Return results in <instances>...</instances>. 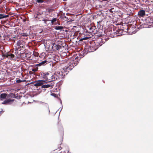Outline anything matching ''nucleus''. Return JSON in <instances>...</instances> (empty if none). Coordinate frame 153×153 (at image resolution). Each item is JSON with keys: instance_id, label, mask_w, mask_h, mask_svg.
<instances>
[{"instance_id": "nucleus-31", "label": "nucleus", "mask_w": 153, "mask_h": 153, "mask_svg": "<svg viewBox=\"0 0 153 153\" xmlns=\"http://www.w3.org/2000/svg\"><path fill=\"white\" fill-rule=\"evenodd\" d=\"M64 1H66L67 0H63Z\"/></svg>"}, {"instance_id": "nucleus-10", "label": "nucleus", "mask_w": 153, "mask_h": 153, "mask_svg": "<svg viewBox=\"0 0 153 153\" xmlns=\"http://www.w3.org/2000/svg\"><path fill=\"white\" fill-rule=\"evenodd\" d=\"M96 50L95 48L93 46H89L88 48V51L89 52H92Z\"/></svg>"}, {"instance_id": "nucleus-1", "label": "nucleus", "mask_w": 153, "mask_h": 153, "mask_svg": "<svg viewBox=\"0 0 153 153\" xmlns=\"http://www.w3.org/2000/svg\"><path fill=\"white\" fill-rule=\"evenodd\" d=\"M78 62L71 61L68 63L62 71H56L54 73L55 80L58 79H62L64 77L65 74H67L69 71L72 70L74 66L77 65Z\"/></svg>"}, {"instance_id": "nucleus-25", "label": "nucleus", "mask_w": 153, "mask_h": 153, "mask_svg": "<svg viewBox=\"0 0 153 153\" xmlns=\"http://www.w3.org/2000/svg\"><path fill=\"white\" fill-rule=\"evenodd\" d=\"M36 1L39 3H42L44 2L43 0H36Z\"/></svg>"}, {"instance_id": "nucleus-17", "label": "nucleus", "mask_w": 153, "mask_h": 153, "mask_svg": "<svg viewBox=\"0 0 153 153\" xmlns=\"http://www.w3.org/2000/svg\"><path fill=\"white\" fill-rule=\"evenodd\" d=\"M48 85V84H45V85H43L41 86V88H49L50 87L49 86L50 85Z\"/></svg>"}, {"instance_id": "nucleus-26", "label": "nucleus", "mask_w": 153, "mask_h": 153, "mask_svg": "<svg viewBox=\"0 0 153 153\" xmlns=\"http://www.w3.org/2000/svg\"><path fill=\"white\" fill-rule=\"evenodd\" d=\"M35 65V67H37V68H38V66H41L40 63H39L38 64H36L35 65Z\"/></svg>"}, {"instance_id": "nucleus-5", "label": "nucleus", "mask_w": 153, "mask_h": 153, "mask_svg": "<svg viewBox=\"0 0 153 153\" xmlns=\"http://www.w3.org/2000/svg\"><path fill=\"white\" fill-rule=\"evenodd\" d=\"M60 43H58L56 44V43H53L52 45V49L54 51H59L60 49L61 48V45H59Z\"/></svg>"}, {"instance_id": "nucleus-19", "label": "nucleus", "mask_w": 153, "mask_h": 153, "mask_svg": "<svg viewBox=\"0 0 153 153\" xmlns=\"http://www.w3.org/2000/svg\"><path fill=\"white\" fill-rule=\"evenodd\" d=\"M44 105L46 107L47 109L48 110L49 114L50 113V111L49 108V106L48 104L46 103H44Z\"/></svg>"}, {"instance_id": "nucleus-14", "label": "nucleus", "mask_w": 153, "mask_h": 153, "mask_svg": "<svg viewBox=\"0 0 153 153\" xmlns=\"http://www.w3.org/2000/svg\"><path fill=\"white\" fill-rule=\"evenodd\" d=\"M9 16V15H4L3 14H0V19H3L4 18H7Z\"/></svg>"}, {"instance_id": "nucleus-13", "label": "nucleus", "mask_w": 153, "mask_h": 153, "mask_svg": "<svg viewBox=\"0 0 153 153\" xmlns=\"http://www.w3.org/2000/svg\"><path fill=\"white\" fill-rule=\"evenodd\" d=\"M48 62V61H47L46 60H45L43 61H42V62H40V63L41 66H44L46 65V64H47Z\"/></svg>"}, {"instance_id": "nucleus-8", "label": "nucleus", "mask_w": 153, "mask_h": 153, "mask_svg": "<svg viewBox=\"0 0 153 153\" xmlns=\"http://www.w3.org/2000/svg\"><path fill=\"white\" fill-rule=\"evenodd\" d=\"M138 15L140 17H143L145 15V11L143 10H141L138 12Z\"/></svg>"}, {"instance_id": "nucleus-2", "label": "nucleus", "mask_w": 153, "mask_h": 153, "mask_svg": "<svg viewBox=\"0 0 153 153\" xmlns=\"http://www.w3.org/2000/svg\"><path fill=\"white\" fill-rule=\"evenodd\" d=\"M42 76L44 79L46 80L55 81V77L54 76V73L50 72L43 73Z\"/></svg>"}, {"instance_id": "nucleus-29", "label": "nucleus", "mask_w": 153, "mask_h": 153, "mask_svg": "<svg viewBox=\"0 0 153 153\" xmlns=\"http://www.w3.org/2000/svg\"><path fill=\"white\" fill-rule=\"evenodd\" d=\"M64 19H66V20L68 19V17L66 16H64Z\"/></svg>"}, {"instance_id": "nucleus-32", "label": "nucleus", "mask_w": 153, "mask_h": 153, "mask_svg": "<svg viewBox=\"0 0 153 153\" xmlns=\"http://www.w3.org/2000/svg\"><path fill=\"white\" fill-rule=\"evenodd\" d=\"M43 21H45V19H43Z\"/></svg>"}, {"instance_id": "nucleus-35", "label": "nucleus", "mask_w": 153, "mask_h": 153, "mask_svg": "<svg viewBox=\"0 0 153 153\" xmlns=\"http://www.w3.org/2000/svg\"><path fill=\"white\" fill-rule=\"evenodd\" d=\"M62 109V108H61V110H60V112L61 111V110Z\"/></svg>"}, {"instance_id": "nucleus-18", "label": "nucleus", "mask_w": 153, "mask_h": 153, "mask_svg": "<svg viewBox=\"0 0 153 153\" xmlns=\"http://www.w3.org/2000/svg\"><path fill=\"white\" fill-rule=\"evenodd\" d=\"M89 38V37H87V36H84L83 37H82V38L79 39L80 41H82V40H85L87 39H88Z\"/></svg>"}, {"instance_id": "nucleus-30", "label": "nucleus", "mask_w": 153, "mask_h": 153, "mask_svg": "<svg viewBox=\"0 0 153 153\" xmlns=\"http://www.w3.org/2000/svg\"><path fill=\"white\" fill-rule=\"evenodd\" d=\"M152 22H149V24H147L148 25H150L152 23Z\"/></svg>"}, {"instance_id": "nucleus-21", "label": "nucleus", "mask_w": 153, "mask_h": 153, "mask_svg": "<svg viewBox=\"0 0 153 153\" xmlns=\"http://www.w3.org/2000/svg\"><path fill=\"white\" fill-rule=\"evenodd\" d=\"M24 80H22L18 78L17 79V80H16V82L17 83H20L21 82H24Z\"/></svg>"}, {"instance_id": "nucleus-33", "label": "nucleus", "mask_w": 153, "mask_h": 153, "mask_svg": "<svg viewBox=\"0 0 153 153\" xmlns=\"http://www.w3.org/2000/svg\"><path fill=\"white\" fill-rule=\"evenodd\" d=\"M52 95H55V94H52Z\"/></svg>"}, {"instance_id": "nucleus-16", "label": "nucleus", "mask_w": 153, "mask_h": 153, "mask_svg": "<svg viewBox=\"0 0 153 153\" xmlns=\"http://www.w3.org/2000/svg\"><path fill=\"white\" fill-rule=\"evenodd\" d=\"M63 27L62 26H56L54 27V29L56 30H62L63 29Z\"/></svg>"}, {"instance_id": "nucleus-15", "label": "nucleus", "mask_w": 153, "mask_h": 153, "mask_svg": "<svg viewBox=\"0 0 153 153\" xmlns=\"http://www.w3.org/2000/svg\"><path fill=\"white\" fill-rule=\"evenodd\" d=\"M81 59V57H78V56H76L75 57V60H76V61H74V60H71V61H68V63H69V62H71V61H74V62H77V61L78 62V63H78V60H80V59Z\"/></svg>"}, {"instance_id": "nucleus-23", "label": "nucleus", "mask_w": 153, "mask_h": 153, "mask_svg": "<svg viewBox=\"0 0 153 153\" xmlns=\"http://www.w3.org/2000/svg\"><path fill=\"white\" fill-rule=\"evenodd\" d=\"M21 41L19 40V41H18L17 42V45L18 46L21 47L20 45H21Z\"/></svg>"}, {"instance_id": "nucleus-34", "label": "nucleus", "mask_w": 153, "mask_h": 153, "mask_svg": "<svg viewBox=\"0 0 153 153\" xmlns=\"http://www.w3.org/2000/svg\"><path fill=\"white\" fill-rule=\"evenodd\" d=\"M60 103H61L62 104V101H61H61H60Z\"/></svg>"}, {"instance_id": "nucleus-28", "label": "nucleus", "mask_w": 153, "mask_h": 153, "mask_svg": "<svg viewBox=\"0 0 153 153\" xmlns=\"http://www.w3.org/2000/svg\"><path fill=\"white\" fill-rule=\"evenodd\" d=\"M15 96V94L13 93H11L10 94V96L11 97H13Z\"/></svg>"}, {"instance_id": "nucleus-9", "label": "nucleus", "mask_w": 153, "mask_h": 153, "mask_svg": "<svg viewBox=\"0 0 153 153\" xmlns=\"http://www.w3.org/2000/svg\"><path fill=\"white\" fill-rule=\"evenodd\" d=\"M8 95L5 93H2L0 95V99L1 100H3L6 99V97H8L7 96Z\"/></svg>"}, {"instance_id": "nucleus-11", "label": "nucleus", "mask_w": 153, "mask_h": 153, "mask_svg": "<svg viewBox=\"0 0 153 153\" xmlns=\"http://www.w3.org/2000/svg\"><path fill=\"white\" fill-rule=\"evenodd\" d=\"M117 34H118L117 36L122 35L123 34V30L122 29H118L116 31Z\"/></svg>"}, {"instance_id": "nucleus-27", "label": "nucleus", "mask_w": 153, "mask_h": 153, "mask_svg": "<svg viewBox=\"0 0 153 153\" xmlns=\"http://www.w3.org/2000/svg\"><path fill=\"white\" fill-rule=\"evenodd\" d=\"M22 34V36H26L27 37V34L26 33H23Z\"/></svg>"}, {"instance_id": "nucleus-24", "label": "nucleus", "mask_w": 153, "mask_h": 153, "mask_svg": "<svg viewBox=\"0 0 153 153\" xmlns=\"http://www.w3.org/2000/svg\"><path fill=\"white\" fill-rule=\"evenodd\" d=\"M56 18H53V19L51 20V22L52 24L53 23L55 22L56 21Z\"/></svg>"}, {"instance_id": "nucleus-6", "label": "nucleus", "mask_w": 153, "mask_h": 153, "mask_svg": "<svg viewBox=\"0 0 153 153\" xmlns=\"http://www.w3.org/2000/svg\"><path fill=\"white\" fill-rule=\"evenodd\" d=\"M15 100L14 99H8L5 100L2 103V104L5 105H10L13 103Z\"/></svg>"}, {"instance_id": "nucleus-22", "label": "nucleus", "mask_w": 153, "mask_h": 153, "mask_svg": "<svg viewBox=\"0 0 153 153\" xmlns=\"http://www.w3.org/2000/svg\"><path fill=\"white\" fill-rule=\"evenodd\" d=\"M109 11L111 13H113L115 12V10L114 8H112L109 10Z\"/></svg>"}, {"instance_id": "nucleus-7", "label": "nucleus", "mask_w": 153, "mask_h": 153, "mask_svg": "<svg viewBox=\"0 0 153 153\" xmlns=\"http://www.w3.org/2000/svg\"><path fill=\"white\" fill-rule=\"evenodd\" d=\"M45 81V80H38L35 82L36 83L34 85L36 87L40 86H42L44 84L46 83Z\"/></svg>"}, {"instance_id": "nucleus-3", "label": "nucleus", "mask_w": 153, "mask_h": 153, "mask_svg": "<svg viewBox=\"0 0 153 153\" xmlns=\"http://www.w3.org/2000/svg\"><path fill=\"white\" fill-rule=\"evenodd\" d=\"M105 42L103 41L102 39L101 38L98 39L96 41V42H94L95 44L93 46L95 48V49L96 50L99 47L101 46Z\"/></svg>"}, {"instance_id": "nucleus-12", "label": "nucleus", "mask_w": 153, "mask_h": 153, "mask_svg": "<svg viewBox=\"0 0 153 153\" xmlns=\"http://www.w3.org/2000/svg\"><path fill=\"white\" fill-rule=\"evenodd\" d=\"M49 81H48V82L47 83V84H48V85H50L49 86L50 87H52L54 85V81H51V80H49Z\"/></svg>"}, {"instance_id": "nucleus-20", "label": "nucleus", "mask_w": 153, "mask_h": 153, "mask_svg": "<svg viewBox=\"0 0 153 153\" xmlns=\"http://www.w3.org/2000/svg\"><path fill=\"white\" fill-rule=\"evenodd\" d=\"M38 70V68L37 67H35V65H34V67L32 69V71L34 72L37 71Z\"/></svg>"}, {"instance_id": "nucleus-4", "label": "nucleus", "mask_w": 153, "mask_h": 153, "mask_svg": "<svg viewBox=\"0 0 153 153\" xmlns=\"http://www.w3.org/2000/svg\"><path fill=\"white\" fill-rule=\"evenodd\" d=\"M2 57H3V59H4L5 57H6L10 60H12L15 55L10 52H7L4 53H2Z\"/></svg>"}]
</instances>
